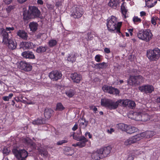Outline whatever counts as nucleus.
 I'll return each instance as SVG.
<instances>
[{
  "mask_svg": "<svg viewBox=\"0 0 160 160\" xmlns=\"http://www.w3.org/2000/svg\"><path fill=\"white\" fill-rule=\"evenodd\" d=\"M101 56L99 54L96 55L95 57V60L97 62H101Z\"/></svg>",
  "mask_w": 160,
  "mask_h": 160,
  "instance_id": "nucleus-51",
  "label": "nucleus"
},
{
  "mask_svg": "<svg viewBox=\"0 0 160 160\" xmlns=\"http://www.w3.org/2000/svg\"><path fill=\"white\" fill-rule=\"evenodd\" d=\"M83 14V9L81 6H78L73 9L71 15L75 18H78L81 17Z\"/></svg>",
  "mask_w": 160,
  "mask_h": 160,
  "instance_id": "nucleus-9",
  "label": "nucleus"
},
{
  "mask_svg": "<svg viewBox=\"0 0 160 160\" xmlns=\"http://www.w3.org/2000/svg\"><path fill=\"white\" fill-rule=\"evenodd\" d=\"M142 133L144 134L142 137H146L147 138H149L152 137L155 134L154 132L152 131H147Z\"/></svg>",
  "mask_w": 160,
  "mask_h": 160,
  "instance_id": "nucleus-29",
  "label": "nucleus"
},
{
  "mask_svg": "<svg viewBox=\"0 0 160 160\" xmlns=\"http://www.w3.org/2000/svg\"><path fill=\"white\" fill-rule=\"evenodd\" d=\"M29 10L32 18H39L40 17L41 12L36 7H29Z\"/></svg>",
  "mask_w": 160,
  "mask_h": 160,
  "instance_id": "nucleus-12",
  "label": "nucleus"
},
{
  "mask_svg": "<svg viewBox=\"0 0 160 160\" xmlns=\"http://www.w3.org/2000/svg\"><path fill=\"white\" fill-rule=\"evenodd\" d=\"M49 77L53 81H57L61 78L62 76L61 72L57 70H53L49 74Z\"/></svg>",
  "mask_w": 160,
  "mask_h": 160,
  "instance_id": "nucleus-11",
  "label": "nucleus"
},
{
  "mask_svg": "<svg viewBox=\"0 0 160 160\" xmlns=\"http://www.w3.org/2000/svg\"><path fill=\"white\" fill-rule=\"evenodd\" d=\"M102 89L104 92L110 94L117 95L119 93V91L118 89L107 85L103 86Z\"/></svg>",
  "mask_w": 160,
  "mask_h": 160,
  "instance_id": "nucleus-8",
  "label": "nucleus"
},
{
  "mask_svg": "<svg viewBox=\"0 0 160 160\" xmlns=\"http://www.w3.org/2000/svg\"><path fill=\"white\" fill-rule=\"evenodd\" d=\"M5 45L8 46L9 48L12 50L16 49L17 46L16 41L13 40V39L10 40L7 42V43H6Z\"/></svg>",
  "mask_w": 160,
  "mask_h": 160,
  "instance_id": "nucleus-21",
  "label": "nucleus"
},
{
  "mask_svg": "<svg viewBox=\"0 0 160 160\" xmlns=\"http://www.w3.org/2000/svg\"><path fill=\"white\" fill-rule=\"evenodd\" d=\"M133 21L135 24H138L141 22V19L138 16H134L133 18Z\"/></svg>",
  "mask_w": 160,
  "mask_h": 160,
  "instance_id": "nucleus-40",
  "label": "nucleus"
},
{
  "mask_svg": "<svg viewBox=\"0 0 160 160\" xmlns=\"http://www.w3.org/2000/svg\"><path fill=\"white\" fill-rule=\"evenodd\" d=\"M147 57L150 61H156L160 57V50L155 48L153 50H149L147 51Z\"/></svg>",
  "mask_w": 160,
  "mask_h": 160,
  "instance_id": "nucleus-4",
  "label": "nucleus"
},
{
  "mask_svg": "<svg viewBox=\"0 0 160 160\" xmlns=\"http://www.w3.org/2000/svg\"><path fill=\"white\" fill-rule=\"evenodd\" d=\"M66 151L65 154L67 155L71 156L72 154V151L70 148H68L65 149Z\"/></svg>",
  "mask_w": 160,
  "mask_h": 160,
  "instance_id": "nucleus-41",
  "label": "nucleus"
},
{
  "mask_svg": "<svg viewBox=\"0 0 160 160\" xmlns=\"http://www.w3.org/2000/svg\"><path fill=\"white\" fill-rule=\"evenodd\" d=\"M14 29V28L13 27H6V29L5 30L7 31H9V32L8 33H11L10 31H13Z\"/></svg>",
  "mask_w": 160,
  "mask_h": 160,
  "instance_id": "nucleus-54",
  "label": "nucleus"
},
{
  "mask_svg": "<svg viewBox=\"0 0 160 160\" xmlns=\"http://www.w3.org/2000/svg\"><path fill=\"white\" fill-rule=\"evenodd\" d=\"M116 126L117 128L122 131H124L126 130V129H125L127 127V124H126L121 123L117 124Z\"/></svg>",
  "mask_w": 160,
  "mask_h": 160,
  "instance_id": "nucleus-35",
  "label": "nucleus"
},
{
  "mask_svg": "<svg viewBox=\"0 0 160 160\" xmlns=\"http://www.w3.org/2000/svg\"><path fill=\"white\" fill-rule=\"evenodd\" d=\"M13 0H3V2L7 4H9L11 3Z\"/></svg>",
  "mask_w": 160,
  "mask_h": 160,
  "instance_id": "nucleus-58",
  "label": "nucleus"
},
{
  "mask_svg": "<svg viewBox=\"0 0 160 160\" xmlns=\"http://www.w3.org/2000/svg\"><path fill=\"white\" fill-rule=\"evenodd\" d=\"M72 136L73 138L78 141H79L74 146H78L80 148H82L85 146L86 142L88 141V140L84 137H79L75 134V132H73L71 136Z\"/></svg>",
  "mask_w": 160,
  "mask_h": 160,
  "instance_id": "nucleus-7",
  "label": "nucleus"
},
{
  "mask_svg": "<svg viewBox=\"0 0 160 160\" xmlns=\"http://www.w3.org/2000/svg\"><path fill=\"white\" fill-rule=\"evenodd\" d=\"M107 26L108 30L110 32H112L116 30L117 33H120V28L122 25L121 22H118L116 17L112 16L110 18L107 20Z\"/></svg>",
  "mask_w": 160,
  "mask_h": 160,
  "instance_id": "nucleus-2",
  "label": "nucleus"
},
{
  "mask_svg": "<svg viewBox=\"0 0 160 160\" xmlns=\"http://www.w3.org/2000/svg\"><path fill=\"white\" fill-rule=\"evenodd\" d=\"M89 108L90 110H93L95 113H96L98 111V109L95 106L91 105L89 106Z\"/></svg>",
  "mask_w": 160,
  "mask_h": 160,
  "instance_id": "nucleus-53",
  "label": "nucleus"
},
{
  "mask_svg": "<svg viewBox=\"0 0 160 160\" xmlns=\"http://www.w3.org/2000/svg\"><path fill=\"white\" fill-rule=\"evenodd\" d=\"M17 35L23 40H27L28 38L27 33L23 30H19L17 32Z\"/></svg>",
  "mask_w": 160,
  "mask_h": 160,
  "instance_id": "nucleus-20",
  "label": "nucleus"
},
{
  "mask_svg": "<svg viewBox=\"0 0 160 160\" xmlns=\"http://www.w3.org/2000/svg\"><path fill=\"white\" fill-rule=\"evenodd\" d=\"M159 21L160 22V19L156 16H153L152 17L151 22L154 26H155L157 24V22Z\"/></svg>",
  "mask_w": 160,
  "mask_h": 160,
  "instance_id": "nucleus-37",
  "label": "nucleus"
},
{
  "mask_svg": "<svg viewBox=\"0 0 160 160\" xmlns=\"http://www.w3.org/2000/svg\"><path fill=\"white\" fill-rule=\"evenodd\" d=\"M12 152L18 160H26L28 153L25 149L14 148Z\"/></svg>",
  "mask_w": 160,
  "mask_h": 160,
  "instance_id": "nucleus-5",
  "label": "nucleus"
},
{
  "mask_svg": "<svg viewBox=\"0 0 160 160\" xmlns=\"http://www.w3.org/2000/svg\"><path fill=\"white\" fill-rule=\"evenodd\" d=\"M32 68V67L29 64L27 63L26 65H25L22 70L26 72L30 71Z\"/></svg>",
  "mask_w": 160,
  "mask_h": 160,
  "instance_id": "nucleus-39",
  "label": "nucleus"
},
{
  "mask_svg": "<svg viewBox=\"0 0 160 160\" xmlns=\"http://www.w3.org/2000/svg\"><path fill=\"white\" fill-rule=\"evenodd\" d=\"M131 72L132 73H133V74H134V75H136L138 73L139 71L136 69H133L132 70Z\"/></svg>",
  "mask_w": 160,
  "mask_h": 160,
  "instance_id": "nucleus-55",
  "label": "nucleus"
},
{
  "mask_svg": "<svg viewBox=\"0 0 160 160\" xmlns=\"http://www.w3.org/2000/svg\"><path fill=\"white\" fill-rule=\"evenodd\" d=\"M104 52L107 53H109L110 52V49L107 48H105L104 49Z\"/></svg>",
  "mask_w": 160,
  "mask_h": 160,
  "instance_id": "nucleus-60",
  "label": "nucleus"
},
{
  "mask_svg": "<svg viewBox=\"0 0 160 160\" xmlns=\"http://www.w3.org/2000/svg\"><path fill=\"white\" fill-rule=\"evenodd\" d=\"M153 36L151 30L149 29L140 31L137 34L138 37L140 39L147 42L152 39Z\"/></svg>",
  "mask_w": 160,
  "mask_h": 160,
  "instance_id": "nucleus-3",
  "label": "nucleus"
},
{
  "mask_svg": "<svg viewBox=\"0 0 160 160\" xmlns=\"http://www.w3.org/2000/svg\"><path fill=\"white\" fill-rule=\"evenodd\" d=\"M143 134L142 133L138 134L131 138L133 143L139 141L141 138H142Z\"/></svg>",
  "mask_w": 160,
  "mask_h": 160,
  "instance_id": "nucleus-26",
  "label": "nucleus"
},
{
  "mask_svg": "<svg viewBox=\"0 0 160 160\" xmlns=\"http://www.w3.org/2000/svg\"><path fill=\"white\" fill-rule=\"evenodd\" d=\"M53 111L50 108H46L44 111V115L46 118L48 119L51 117Z\"/></svg>",
  "mask_w": 160,
  "mask_h": 160,
  "instance_id": "nucleus-25",
  "label": "nucleus"
},
{
  "mask_svg": "<svg viewBox=\"0 0 160 160\" xmlns=\"http://www.w3.org/2000/svg\"><path fill=\"white\" fill-rule=\"evenodd\" d=\"M68 142V141L67 140H60L57 142V145H62L63 143H67Z\"/></svg>",
  "mask_w": 160,
  "mask_h": 160,
  "instance_id": "nucleus-50",
  "label": "nucleus"
},
{
  "mask_svg": "<svg viewBox=\"0 0 160 160\" xmlns=\"http://www.w3.org/2000/svg\"><path fill=\"white\" fill-rule=\"evenodd\" d=\"M155 1L154 3H152L151 5H148L147 6L148 8H152V7H154L157 3V0H155Z\"/></svg>",
  "mask_w": 160,
  "mask_h": 160,
  "instance_id": "nucleus-56",
  "label": "nucleus"
},
{
  "mask_svg": "<svg viewBox=\"0 0 160 160\" xmlns=\"http://www.w3.org/2000/svg\"><path fill=\"white\" fill-rule=\"evenodd\" d=\"M108 65L107 63L104 62L101 63H97L95 65L96 68L99 69L105 68Z\"/></svg>",
  "mask_w": 160,
  "mask_h": 160,
  "instance_id": "nucleus-32",
  "label": "nucleus"
},
{
  "mask_svg": "<svg viewBox=\"0 0 160 160\" xmlns=\"http://www.w3.org/2000/svg\"><path fill=\"white\" fill-rule=\"evenodd\" d=\"M138 89L141 92L145 93H151L154 90V87L149 85H145L139 86Z\"/></svg>",
  "mask_w": 160,
  "mask_h": 160,
  "instance_id": "nucleus-13",
  "label": "nucleus"
},
{
  "mask_svg": "<svg viewBox=\"0 0 160 160\" xmlns=\"http://www.w3.org/2000/svg\"><path fill=\"white\" fill-rule=\"evenodd\" d=\"M140 16L141 17H142V16H145L146 14V13L144 11H142V12H140Z\"/></svg>",
  "mask_w": 160,
  "mask_h": 160,
  "instance_id": "nucleus-64",
  "label": "nucleus"
},
{
  "mask_svg": "<svg viewBox=\"0 0 160 160\" xmlns=\"http://www.w3.org/2000/svg\"><path fill=\"white\" fill-rule=\"evenodd\" d=\"M111 150L112 148L109 146L104 147L99 149L100 154L102 155L103 158L107 157L108 155L110 153Z\"/></svg>",
  "mask_w": 160,
  "mask_h": 160,
  "instance_id": "nucleus-15",
  "label": "nucleus"
},
{
  "mask_svg": "<svg viewBox=\"0 0 160 160\" xmlns=\"http://www.w3.org/2000/svg\"><path fill=\"white\" fill-rule=\"evenodd\" d=\"M75 93L74 89H70L66 91L65 93L66 95L69 98H71L73 96Z\"/></svg>",
  "mask_w": 160,
  "mask_h": 160,
  "instance_id": "nucleus-34",
  "label": "nucleus"
},
{
  "mask_svg": "<svg viewBox=\"0 0 160 160\" xmlns=\"http://www.w3.org/2000/svg\"><path fill=\"white\" fill-rule=\"evenodd\" d=\"M42 155H43L44 156L46 157L48 155V152L44 149H41L40 151Z\"/></svg>",
  "mask_w": 160,
  "mask_h": 160,
  "instance_id": "nucleus-49",
  "label": "nucleus"
},
{
  "mask_svg": "<svg viewBox=\"0 0 160 160\" xmlns=\"http://www.w3.org/2000/svg\"><path fill=\"white\" fill-rule=\"evenodd\" d=\"M150 24L149 22H146L144 24V26L146 28H148Z\"/></svg>",
  "mask_w": 160,
  "mask_h": 160,
  "instance_id": "nucleus-59",
  "label": "nucleus"
},
{
  "mask_svg": "<svg viewBox=\"0 0 160 160\" xmlns=\"http://www.w3.org/2000/svg\"><path fill=\"white\" fill-rule=\"evenodd\" d=\"M22 56L24 58L29 59H33L35 58L33 52L30 51H25L23 52L21 54Z\"/></svg>",
  "mask_w": 160,
  "mask_h": 160,
  "instance_id": "nucleus-16",
  "label": "nucleus"
},
{
  "mask_svg": "<svg viewBox=\"0 0 160 160\" xmlns=\"http://www.w3.org/2000/svg\"><path fill=\"white\" fill-rule=\"evenodd\" d=\"M10 151V150L8 148L4 147L2 150V152L4 155H7L9 153Z\"/></svg>",
  "mask_w": 160,
  "mask_h": 160,
  "instance_id": "nucleus-43",
  "label": "nucleus"
},
{
  "mask_svg": "<svg viewBox=\"0 0 160 160\" xmlns=\"http://www.w3.org/2000/svg\"><path fill=\"white\" fill-rule=\"evenodd\" d=\"M92 158L96 160H98L101 158H103L102 155L100 154L99 149L92 153Z\"/></svg>",
  "mask_w": 160,
  "mask_h": 160,
  "instance_id": "nucleus-24",
  "label": "nucleus"
},
{
  "mask_svg": "<svg viewBox=\"0 0 160 160\" xmlns=\"http://www.w3.org/2000/svg\"><path fill=\"white\" fill-rule=\"evenodd\" d=\"M70 78L74 82L77 83H79L82 79V76L77 72L71 73L70 75Z\"/></svg>",
  "mask_w": 160,
  "mask_h": 160,
  "instance_id": "nucleus-14",
  "label": "nucleus"
},
{
  "mask_svg": "<svg viewBox=\"0 0 160 160\" xmlns=\"http://www.w3.org/2000/svg\"><path fill=\"white\" fill-rule=\"evenodd\" d=\"M128 32L130 33V35L132 36V32L133 31V29H131V28H129L128 29Z\"/></svg>",
  "mask_w": 160,
  "mask_h": 160,
  "instance_id": "nucleus-63",
  "label": "nucleus"
},
{
  "mask_svg": "<svg viewBox=\"0 0 160 160\" xmlns=\"http://www.w3.org/2000/svg\"><path fill=\"white\" fill-rule=\"evenodd\" d=\"M17 102H19V101H21V102H23L25 103H27L28 104H33V103L31 101H15Z\"/></svg>",
  "mask_w": 160,
  "mask_h": 160,
  "instance_id": "nucleus-52",
  "label": "nucleus"
},
{
  "mask_svg": "<svg viewBox=\"0 0 160 160\" xmlns=\"http://www.w3.org/2000/svg\"><path fill=\"white\" fill-rule=\"evenodd\" d=\"M134 158V156L130 154L128 155L127 158V160H133Z\"/></svg>",
  "mask_w": 160,
  "mask_h": 160,
  "instance_id": "nucleus-57",
  "label": "nucleus"
},
{
  "mask_svg": "<svg viewBox=\"0 0 160 160\" xmlns=\"http://www.w3.org/2000/svg\"><path fill=\"white\" fill-rule=\"evenodd\" d=\"M57 42L56 40L51 39L48 42V45L49 47L52 48L56 45Z\"/></svg>",
  "mask_w": 160,
  "mask_h": 160,
  "instance_id": "nucleus-38",
  "label": "nucleus"
},
{
  "mask_svg": "<svg viewBox=\"0 0 160 160\" xmlns=\"http://www.w3.org/2000/svg\"><path fill=\"white\" fill-rule=\"evenodd\" d=\"M133 143L131 138L126 140L124 142V144L126 146L129 145Z\"/></svg>",
  "mask_w": 160,
  "mask_h": 160,
  "instance_id": "nucleus-45",
  "label": "nucleus"
},
{
  "mask_svg": "<svg viewBox=\"0 0 160 160\" xmlns=\"http://www.w3.org/2000/svg\"><path fill=\"white\" fill-rule=\"evenodd\" d=\"M125 129L126 130L124 131L129 134L133 133L136 132L138 130V129L135 127L127 125V127Z\"/></svg>",
  "mask_w": 160,
  "mask_h": 160,
  "instance_id": "nucleus-23",
  "label": "nucleus"
},
{
  "mask_svg": "<svg viewBox=\"0 0 160 160\" xmlns=\"http://www.w3.org/2000/svg\"><path fill=\"white\" fill-rule=\"evenodd\" d=\"M120 3V0H110L108 5L111 8L116 9L119 7Z\"/></svg>",
  "mask_w": 160,
  "mask_h": 160,
  "instance_id": "nucleus-19",
  "label": "nucleus"
},
{
  "mask_svg": "<svg viewBox=\"0 0 160 160\" xmlns=\"http://www.w3.org/2000/svg\"><path fill=\"white\" fill-rule=\"evenodd\" d=\"M45 121L43 119H38L36 120L33 121L32 123L35 125H39L43 124L45 123Z\"/></svg>",
  "mask_w": 160,
  "mask_h": 160,
  "instance_id": "nucleus-33",
  "label": "nucleus"
},
{
  "mask_svg": "<svg viewBox=\"0 0 160 160\" xmlns=\"http://www.w3.org/2000/svg\"><path fill=\"white\" fill-rule=\"evenodd\" d=\"M79 123V128H80L79 132L78 134L80 135L81 134V128H85L88 124V122L86 121L85 119H80L78 120Z\"/></svg>",
  "mask_w": 160,
  "mask_h": 160,
  "instance_id": "nucleus-18",
  "label": "nucleus"
},
{
  "mask_svg": "<svg viewBox=\"0 0 160 160\" xmlns=\"http://www.w3.org/2000/svg\"><path fill=\"white\" fill-rule=\"evenodd\" d=\"M13 96V94L12 93H10L8 96L3 97L2 98L4 100H9V99H11Z\"/></svg>",
  "mask_w": 160,
  "mask_h": 160,
  "instance_id": "nucleus-48",
  "label": "nucleus"
},
{
  "mask_svg": "<svg viewBox=\"0 0 160 160\" xmlns=\"http://www.w3.org/2000/svg\"><path fill=\"white\" fill-rule=\"evenodd\" d=\"M143 77L140 75H131L128 81V83L130 85L138 84L142 83L144 80Z\"/></svg>",
  "mask_w": 160,
  "mask_h": 160,
  "instance_id": "nucleus-6",
  "label": "nucleus"
},
{
  "mask_svg": "<svg viewBox=\"0 0 160 160\" xmlns=\"http://www.w3.org/2000/svg\"><path fill=\"white\" fill-rule=\"evenodd\" d=\"M23 18L25 20H28L31 18H32L29 10L28 12H24L23 13Z\"/></svg>",
  "mask_w": 160,
  "mask_h": 160,
  "instance_id": "nucleus-31",
  "label": "nucleus"
},
{
  "mask_svg": "<svg viewBox=\"0 0 160 160\" xmlns=\"http://www.w3.org/2000/svg\"><path fill=\"white\" fill-rule=\"evenodd\" d=\"M64 109V107L61 103H59L57 104L56 110L59 111H61Z\"/></svg>",
  "mask_w": 160,
  "mask_h": 160,
  "instance_id": "nucleus-44",
  "label": "nucleus"
},
{
  "mask_svg": "<svg viewBox=\"0 0 160 160\" xmlns=\"http://www.w3.org/2000/svg\"><path fill=\"white\" fill-rule=\"evenodd\" d=\"M15 8L14 6L10 5L6 8V11L8 13H9L12 10Z\"/></svg>",
  "mask_w": 160,
  "mask_h": 160,
  "instance_id": "nucleus-47",
  "label": "nucleus"
},
{
  "mask_svg": "<svg viewBox=\"0 0 160 160\" xmlns=\"http://www.w3.org/2000/svg\"><path fill=\"white\" fill-rule=\"evenodd\" d=\"M133 116V119L136 121H140L141 120L142 113L140 112H134Z\"/></svg>",
  "mask_w": 160,
  "mask_h": 160,
  "instance_id": "nucleus-30",
  "label": "nucleus"
},
{
  "mask_svg": "<svg viewBox=\"0 0 160 160\" xmlns=\"http://www.w3.org/2000/svg\"><path fill=\"white\" fill-rule=\"evenodd\" d=\"M85 135L86 136H87V135L89 137V138H92V135L90 133V132H87L85 133Z\"/></svg>",
  "mask_w": 160,
  "mask_h": 160,
  "instance_id": "nucleus-62",
  "label": "nucleus"
},
{
  "mask_svg": "<svg viewBox=\"0 0 160 160\" xmlns=\"http://www.w3.org/2000/svg\"><path fill=\"white\" fill-rule=\"evenodd\" d=\"M27 62L24 61H21L17 62V64L18 68L22 70L25 65H26Z\"/></svg>",
  "mask_w": 160,
  "mask_h": 160,
  "instance_id": "nucleus-36",
  "label": "nucleus"
},
{
  "mask_svg": "<svg viewBox=\"0 0 160 160\" xmlns=\"http://www.w3.org/2000/svg\"><path fill=\"white\" fill-rule=\"evenodd\" d=\"M38 25L37 22H32L29 23V27L31 31L32 32H35L37 30Z\"/></svg>",
  "mask_w": 160,
  "mask_h": 160,
  "instance_id": "nucleus-22",
  "label": "nucleus"
},
{
  "mask_svg": "<svg viewBox=\"0 0 160 160\" xmlns=\"http://www.w3.org/2000/svg\"><path fill=\"white\" fill-rule=\"evenodd\" d=\"M149 116L147 114H142V118L141 121H145L149 119Z\"/></svg>",
  "mask_w": 160,
  "mask_h": 160,
  "instance_id": "nucleus-42",
  "label": "nucleus"
},
{
  "mask_svg": "<svg viewBox=\"0 0 160 160\" xmlns=\"http://www.w3.org/2000/svg\"><path fill=\"white\" fill-rule=\"evenodd\" d=\"M78 128V125L77 124H75L74 125V127L72 128V130L74 131L77 130Z\"/></svg>",
  "mask_w": 160,
  "mask_h": 160,
  "instance_id": "nucleus-61",
  "label": "nucleus"
},
{
  "mask_svg": "<svg viewBox=\"0 0 160 160\" xmlns=\"http://www.w3.org/2000/svg\"><path fill=\"white\" fill-rule=\"evenodd\" d=\"M121 12L123 14V15L124 16V17L126 18V14L128 12V10L126 8V7L124 8H121Z\"/></svg>",
  "mask_w": 160,
  "mask_h": 160,
  "instance_id": "nucleus-46",
  "label": "nucleus"
},
{
  "mask_svg": "<svg viewBox=\"0 0 160 160\" xmlns=\"http://www.w3.org/2000/svg\"><path fill=\"white\" fill-rule=\"evenodd\" d=\"M77 53L73 52L69 54L68 57V61L73 62L76 61Z\"/></svg>",
  "mask_w": 160,
  "mask_h": 160,
  "instance_id": "nucleus-27",
  "label": "nucleus"
},
{
  "mask_svg": "<svg viewBox=\"0 0 160 160\" xmlns=\"http://www.w3.org/2000/svg\"><path fill=\"white\" fill-rule=\"evenodd\" d=\"M33 43L30 42H22L21 43V48L24 49H32L34 47Z\"/></svg>",
  "mask_w": 160,
  "mask_h": 160,
  "instance_id": "nucleus-17",
  "label": "nucleus"
},
{
  "mask_svg": "<svg viewBox=\"0 0 160 160\" xmlns=\"http://www.w3.org/2000/svg\"><path fill=\"white\" fill-rule=\"evenodd\" d=\"M48 49L47 46H40L37 48L36 51L38 53H42L45 52Z\"/></svg>",
  "mask_w": 160,
  "mask_h": 160,
  "instance_id": "nucleus-28",
  "label": "nucleus"
},
{
  "mask_svg": "<svg viewBox=\"0 0 160 160\" xmlns=\"http://www.w3.org/2000/svg\"><path fill=\"white\" fill-rule=\"evenodd\" d=\"M119 103H122L124 106L133 109L136 106L133 101H118L114 102L112 101H101V104L102 106L108 107L110 109H115L117 108Z\"/></svg>",
  "mask_w": 160,
  "mask_h": 160,
  "instance_id": "nucleus-1",
  "label": "nucleus"
},
{
  "mask_svg": "<svg viewBox=\"0 0 160 160\" xmlns=\"http://www.w3.org/2000/svg\"><path fill=\"white\" fill-rule=\"evenodd\" d=\"M0 35L2 37V43L4 44L7 43L12 38L9 36L8 32H6L3 28H1L0 29Z\"/></svg>",
  "mask_w": 160,
  "mask_h": 160,
  "instance_id": "nucleus-10",
  "label": "nucleus"
}]
</instances>
